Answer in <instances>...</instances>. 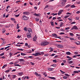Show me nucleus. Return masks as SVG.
Returning <instances> with one entry per match:
<instances>
[{"label": "nucleus", "mask_w": 80, "mask_h": 80, "mask_svg": "<svg viewBox=\"0 0 80 80\" xmlns=\"http://www.w3.org/2000/svg\"><path fill=\"white\" fill-rule=\"evenodd\" d=\"M49 43V42H47V41H44L43 42H42V43L41 44V46L44 47V46L47 45H48Z\"/></svg>", "instance_id": "obj_1"}, {"label": "nucleus", "mask_w": 80, "mask_h": 80, "mask_svg": "<svg viewBox=\"0 0 80 80\" xmlns=\"http://www.w3.org/2000/svg\"><path fill=\"white\" fill-rule=\"evenodd\" d=\"M66 2L67 0H62V2H60V4L61 5L62 7H63V6H65Z\"/></svg>", "instance_id": "obj_2"}, {"label": "nucleus", "mask_w": 80, "mask_h": 80, "mask_svg": "<svg viewBox=\"0 0 80 80\" xmlns=\"http://www.w3.org/2000/svg\"><path fill=\"white\" fill-rule=\"evenodd\" d=\"M32 33H31L30 32H28L27 34V37L28 38H30L32 37L31 36V34Z\"/></svg>", "instance_id": "obj_3"}, {"label": "nucleus", "mask_w": 80, "mask_h": 80, "mask_svg": "<svg viewBox=\"0 0 80 80\" xmlns=\"http://www.w3.org/2000/svg\"><path fill=\"white\" fill-rule=\"evenodd\" d=\"M22 19L24 20H28V18L25 16H23L22 17Z\"/></svg>", "instance_id": "obj_4"}, {"label": "nucleus", "mask_w": 80, "mask_h": 80, "mask_svg": "<svg viewBox=\"0 0 80 80\" xmlns=\"http://www.w3.org/2000/svg\"><path fill=\"white\" fill-rule=\"evenodd\" d=\"M33 42H36V41H37V37L36 35L33 38Z\"/></svg>", "instance_id": "obj_5"}, {"label": "nucleus", "mask_w": 80, "mask_h": 80, "mask_svg": "<svg viewBox=\"0 0 80 80\" xmlns=\"http://www.w3.org/2000/svg\"><path fill=\"white\" fill-rule=\"evenodd\" d=\"M62 12H63V10H60L59 11H58V15H61L62 14Z\"/></svg>", "instance_id": "obj_6"}, {"label": "nucleus", "mask_w": 80, "mask_h": 80, "mask_svg": "<svg viewBox=\"0 0 80 80\" xmlns=\"http://www.w3.org/2000/svg\"><path fill=\"white\" fill-rule=\"evenodd\" d=\"M28 31L29 32L31 33H32V29H31V28H28Z\"/></svg>", "instance_id": "obj_7"}, {"label": "nucleus", "mask_w": 80, "mask_h": 80, "mask_svg": "<svg viewBox=\"0 0 80 80\" xmlns=\"http://www.w3.org/2000/svg\"><path fill=\"white\" fill-rule=\"evenodd\" d=\"M23 14L28 15L30 14V13H29V12H23Z\"/></svg>", "instance_id": "obj_8"}, {"label": "nucleus", "mask_w": 80, "mask_h": 80, "mask_svg": "<svg viewBox=\"0 0 80 80\" xmlns=\"http://www.w3.org/2000/svg\"><path fill=\"white\" fill-rule=\"evenodd\" d=\"M35 55L36 56H38V55H41V54L40 52H37L35 53Z\"/></svg>", "instance_id": "obj_9"}, {"label": "nucleus", "mask_w": 80, "mask_h": 80, "mask_svg": "<svg viewBox=\"0 0 80 80\" xmlns=\"http://www.w3.org/2000/svg\"><path fill=\"white\" fill-rule=\"evenodd\" d=\"M11 70H12V68H10L9 70L6 71L5 72V73H8L10 71H11Z\"/></svg>", "instance_id": "obj_10"}, {"label": "nucleus", "mask_w": 80, "mask_h": 80, "mask_svg": "<svg viewBox=\"0 0 80 80\" xmlns=\"http://www.w3.org/2000/svg\"><path fill=\"white\" fill-rule=\"evenodd\" d=\"M48 78H51V79H52L53 80H56V78L55 77H49Z\"/></svg>", "instance_id": "obj_11"}, {"label": "nucleus", "mask_w": 80, "mask_h": 80, "mask_svg": "<svg viewBox=\"0 0 80 80\" xmlns=\"http://www.w3.org/2000/svg\"><path fill=\"white\" fill-rule=\"evenodd\" d=\"M23 74V72H21L18 73V75H19V76H22Z\"/></svg>", "instance_id": "obj_12"}, {"label": "nucleus", "mask_w": 80, "mask_h": 80, "mask_svg": "<svg viewBox=\"0 0 80 80\" xmlns=\"http://www.w3.org/2000/svg\"><path fill=\"white\" fill-rule=\"evenodd\" d=\"M33 15H34V16H36V17H39V16L40 15H39V14H37L36 13L33 14Z\"/></svg>", "instance_id": "obj_13"}, {"label": "nucleus", "mask_w": 80, "mask_h": 80, "mask_svg": "<svg viewBox=\"0 0 80 80\" xmlns=\"http://www.w3.org/2000/svg\"><path fill=\"white\" fill-rule=\"evenodd\" d=\"M73 28H74V29L75 30H77L78 29V28L77 27V26H74L73 27Z\"/></svg>", "instance_id": "obj_14"}, {"label": "nucleus", "mask_w": 80, "mask_h": 80, "mask_svg": "<svg viewBox=\"0 0 80 80\" xmlns=\"http://www.w3.org/2000/svg\"><path fill=\"white\" fill-rule=\"evenodd\" d=\"M7 64H5L3 65V66L2 67V69H3V68H5V67H7Z\"/></svg>", "instance_id": "obj_15"}, {"label": "nucleus", "mask_w": 80, "mask_h": 80, "mask_svg": "<svg viewBox=\"0 0 80 80\" xmlns=\"http://www.w3.org/2000/svg\"><path fill=\"white\" fill-rule=\"evenodd\" d=\"M10 27V24H8L6 25L5 27L6 28H9Z\"/></svg>", "instance_id": "obj_16"}, {"label": "nucleus", "mask_w": 80, "mask_h": 80, "mask_svg": "<svg viewBox=\"0 0 80 80\" xmlns=\"http://www.w3.org/2000/svg\"><path fill=\"white\" fill-rule=\"evenodd\" d=\"M18 60H19V62H24V59H19Z\"/></svg>", "instance_id": "obj_17"}, {"label": "nucleus", "mask_w": 80, "mask_h": 80, "mask_svg": "<svg viewBox=\"0 0 80 80\" xmlns=\"http://www.w3.org/2000/svg\"><path fill=\"white\" fill-rule=\"evenodd\" d=\"M5 31H6L5 29V28H3L2 29V33H5Z\"/></svg>", "instance_id": "obj_18"}, {"label": "nucleus", "mask_w": 80, "mask_h": 80, "mask_svg": "<svg viewBox=\"0 0 80 80\" xmlns=\"http://www.w3.org/2000/svg\"><path fill=\"white\" fill-rule=\"evenodd\" d=\"M63 24H64L63 22H61L60 24V27H62V26L63 25Z\"/></svg>", "instance_id": "obj_19"}, {"label": "nucleus", "mask_w": 80, "mask_h": 80, "mask_svg": "<svg viewBox=\"0 0 80 80\" xmlns=\"http://www.w3.org/2000/svg\"><path fill=\"white\" fill-rule=\"evenodd\" d=\"M52 36L53 37H57V35L56 33H53L52 34Z\"/></svg>", "instance_id": "obj_20"}, {"label": "nucleus", "mask_w": 80, "mask_h": 80, "mask_svg": "<svg viewBox=\"0 0 80 80\" xmlns=\"http://www.w3.org/2000/svg\"><path fill=\"white\" fill-rule=\"evenodd\" d=\"M12 78H16V77H17V76L16 75H13L12 76Z\"/></svg>", "instance_id": "obj_21"}, {"label": "nucleus", "mask_w": 80, "mask_h": 80, "mask_svg": "<svg viewBox=\"0 0 80 80\" xmlns=\"http://www.w3.org/2000/svg\"><path fill=\"white\" fill-rule=\"evenodd\" d=\"M68 63L69 64H71V63H73V61H68Z\"/></svg>", "instance_id": "obj_22"}, {"label": "nucleus", "mask_w": 80, "mask_h": 80, "mask_svg": "<svg viewBox=\"0 0 80 80\" xmlns=\"http://www.w3.org/2000/svg\"><path fill=\"white\" fill-rule=\"evenodd\" d=\"M19 28H20V27L19 26V24H18L17 26V29H18Z\"/></svg>", "instance_id": "obj_23"}, {"label": "nucleus", "mask_w": 80, "mask_h": 80, "mask_svg": "<svg viewBox=\"0 0 80 80\" xmlns=\"http://www.w3.org/2000/svg\"><path fill=\"white\" fill-rule=\"evenodd\" d=\"M74 73H78V71H73Z\"/></svg>", "instance_id": "obj_24"}, {"label": "nucleus", "mask_w": 80, "mask_h": 80, "mask_svg": "<svg viewBox=\"0 0 80 80\" xmlns=\"http://www.w3.org/2000/svg\"><path fill=\"white\" fill-rule=\"evenodd\" d=\"M14 66H17V67H21V66L20 65L18 64H14Z\"/></svg>", "instance_id": "obj_25"}, {"label": "nucleus", "mask_w": 80, "mask_h": 80, "mask_svg": "<svg viewBox=\"0 0 80 80\" xmlns=\"http://www.w3.org/2000/svg\"><path fill=\"white\" fill-rule=\"evenodd\" d=\"M36 59H37V60H42L41 58H40L39 57L36 58Z\"/></svg>", "instance_id": "obj_26"}, {"label": "nucleus", "mask_w": 80, "mask_h": 80, "mask_svg": "<svg viewBox=\"0 0 80 80\" xmlns=\"http://www.w3.org/2000/svg\"><path fill=\"white\" fill-rule=\"evenodd\" d=\"M60 72H61V73H62V74H63L64 73H65V72L62 71L61 70H60Z\"/></svg>", "instance_id": "obj_27"}, {"label": "nucleus", "mask_w": 80, "mask_h": 80, "mask_svg": "<svg viewBox=\"0 0 80 80\" xmlns=\"http://www.w3.org/2000/svg\"><path fill=\"white\" fill-rule=\"evenodd\" d=\"M17 50H20L21 51H23L24 50V49H17Z\"/></svg>", "instance_id": "obj_28"}, {"label": "nucleus", "mask_w": 80, "mask_h": 80, "mask_svg": "<svg viewBox=\"0 0 80 80\" xmlns=\"http://www.w3.org/2000/svg\"><path fill=\"white\" fill-rule=\"evenodd\" d=\"M67 55H71V53H70V52H67L66 53Z\"/></svg>", "instance_id": "obj_29"}, {"label": "nucleus", "mask_w": 80, "mask_h": 80, "mask_svg": "<svg viewBox=\"0 0 80 80\" xmlns=\"http://www.w3.org/2000/svg\"><path fill=\"white\" fill-rule=\"evenodd\" d=\"M71 5L70 4H68L65 6V8H68V7H69Z\"/></svg>", "instance_id": "obj_30"}, {"label": "nucleus", "mask_w": 80, "mask_h": 80, "mask_svg": "<svg viewBox=\"0 0 80 80\" xmlns=\"http://www.w3.org/2000/svg\"><path fill=\"white\" fill-rule=\"evenodd\" d=\"M21 55H22V56L26 55H27V54L26 53H21Z\"/></svg>", "instance_id": "obj_31"}, {"label": "nucleus", "mask_w": 80, "mask_h": 80, "mask_svg": "<svg viewBox=\"0 0 80 80\" xmlns=\"http://www.w3.org/2000/svg\"><path fill=\"white\" fill-rule=\"evenodd\" d=\"M19 62V61H17L16 62H15L14 63V65H15V64L18 63Z\"/></svg>", "instance_id": "obj_32"}, {"label": "nucleus", "mask_w": 80, "mask_h": 80, "mask_svg": "<svg viewBox=\"0 0 80 80\" xmlns=\"http://www.w3.org/2000/svg\"><path fill=\"white\" fill-rule=\"evenodd\" d=\"M29 25L31 27H33V24L32 23H30Z\"/></svg>", "instance_id": "obj_33"}, {"label": "nucleus", "mask_w": 80, "mask_h": 80, "mask_svg": "<svg viewBox=\"0 0 80 80\" xmlns=\"http://www.w3.org/2000/svg\"><path fill=\"white\" fill-rule=\"evenodd\" d=\"M43 75H45V77H47V73L46 72H44L43 73Z\"/></svg>", "instance_id": "obj_34"}, {"label": "nucleus", "mask_w": 80, "mask_h": 80, "mask_svg": "<svg viewBox=\"0 0 80 80\" xmlns=\"http://www.w3.org/2000/svg\"><path fill=\"white\" fill-rule=\"evenodd\" d=\"M22 79H23V80H25L26 78V76H23L22 78Z\"/></svg>", "instance_id": "obj_35"}, {"label": "nucleus", "mask_w": 80, "mask_h": 80, "mask_svg": "<svg viewBox=\"0 0 80 80\" xmlns=\"http://www.w3.org/2000/svg\"><path fill=\"white\" fill-rule=\"evenodd\" d=\"M71 7H72V8H75V5L73 4L71 5Z\"/></svg>", "instance_id": "obj_36"}, {"label": "nucleus", "mask_w": 80, "mask_h": 80, "mask_svg": "<svg viewBox=\"0 0 80 80\" xmlns=\"http://www.w3.org/2000/svg\"><path fill=\"white\" fill-rule=\"evenodd\" d=\"M51 24L52 26H54V23L53 22H51Z\"/></svg>", "instance_id": "obj_37"}, {"label": "nucleus", "mask_w": 80, "mask_h": 80, "mask_svg": "<svg viewBox=\"0 0 80 80\" xmlns=\"http://www.w3.org/2000/svg\"><path fill=\"white\" fill-rule=\"evenodd\" d=\"M69 34H70V35H71V36H73V34L72 33H71V32H70L69 33Z\"/></svg>", "instance_id": "obj_38"}, {"label": "nucleus", "mask_w": 80, "mask_h": 80, "mask_svg": "<svg viewBox=\"0 0 80 80\" xmlns=\"http://www.w3.org/2000/svg\"><path fill=\"white\" fill-rule=\"evenodd\" d=\"M66 57L67 58H69V59H72V58L69 57V56H67Z\"/></svg>", "instance_id": "obj_39"}, {"label": "nucleus", "mask_w": 80, "mask_h": 80, "mask_svg": "<svg viewBox=\"0 0 80 80\" xmlns=\"http://www.w3.org/2000/svg\"><path fill=\"white\" fill-rule=\"evenodd\" d=\"M70 40H75V39H74L73 38H70Z\"/></svg>", "instance_id": "obj_40"}, {"label": "nucleus", "mask_w": 80, "mask_h": 80, "mask_svg": "<svg viewBox=\"0 0 80 80\" xmlns=\"http://www.w3.org/2000/svg\"><path fill=\"white\" fill-rule=\"evenodd\" d=\"M34 74L35 75H36L37 77H38V74L37 72H35Z\"/></svg>", "instance_id": "obj_41"}, {"label": "nucleus", "mask_w": 80, "mask_h": 80, "mask_svg": "<svg viewBox=\"0 0 80 80\" xmlns=\"http://www.w3.org/2000/svg\"><path fill=\"white\" fill-rule=\"evenodd\" d=\"M10 46H8L5 48V50H6V49H7V48H10Z\"/></svg>", "instance_id": "obj_42"}, {"label": "nucleus", "mask_w": 80, "mask_h": 80, "mask_svg": "<svg viewBox=\"0 0 80 80\" xmlns=\"http://www.w3.org/2000/svg\"><path fill=\"white\" fill-rule=\"evenodd\" d=\"M65 76H67V77H69L70 76V75L68 74H65Z\"/></svg>", "instance_id": "obj_43"}, {"label": "nucleus", "mask_w": 80, "mask_h": 80, "mask_svg": "<svg viewBox=\"0 0 80 80\" xmlns=\"http://www.w3.org/2000/svg\"><path fill=\"white\" fill-rule=\"evenodd\" d=\"M12 55H13V54L11 52L9 53V55L10 56V57H11V56H12Z\"/></svg>", "instance_id": "obj_44"}, {"label": "nucleus", "mask_w": 80, "mask_h": 80, "mask_svg": "<svg viewBox=\"0 0 80 80\" xmlns=\"http://www.w3.org/2000/svg\"><path fill=\"white\" fill-rule=\"evenodd\" d=\"M63 78H64V79H67V77L66 76H63Z\"/></svg>", "instance_id": "obj_45"}, {"label": "nucleus", "mask_w": 80, "mask_h": 80, "mask_svg": "<svg viewBox=\"0 0 80 80\" xmlns=\"http://www.w3.org/2000/svg\"><path fill=\"white\" fill-rule=\"evenodd\" d=\"M53 62L54 63H56L57 62V60H53Z\"/></svg>", "instance_id": "obj_46"}, {"label": "nucleus", "mask_w": 80, "mask_h": 80, "mask_svg": "<svg viewBox=\"0 0 80 80\" xmlns=\"http://www.w3.org/2000/svg\"><path fill=\"white\" fill-rule=\"evenodd\" d=\"M53 49H50V51H49V52H53Z\"/></svg>", "instance_id": "obj_47"}, {"label": "nucleus", "mask_w": 80, "mask_h": 80, "mask_svg": "<svg viewBox=\"0 0 80 80\" xmlns=\"http://www.w3.org/2000/svg\"><path fill=\"white\" fill-rule=\"evenodd\" d=\"M69 17V15H67L65 16L64 18H68Z\"/></svg>", "instance_id": "obj_48"}, {"label": "nucleus", "mask_w": 80, "mask_h": 80, "mask_svg": "<svg viewBox=\"0 0 80 80\" xmlns=\"http://www.w3.org/2000/svg\"><path fill=\"white\" fill-rule=\"evenodd\" d=\"M3 55H4V53H2V54H0V56H3Z\"/></svg>", "instance_id": "obj_49"}, {"label": "nucleus", "mask_w": 80, "mask_h": 80, "mask_svg": "<svg viewBox=\"0 0 80 80\" xmlns=\"http://www.w3.org/2000/svg\"><path fill=\"white\" fill-rule=\"evenodd\" d=\"M52 67H56L57 66V64H53L52 65Z\"/></svg>", "instance_id": "obj_50"}, {"label": "nucleus", "mask_w": 80, "mask_h": 80, "mask_svg": "<svg viewBox=\"0 0 80 80\" xmlns=\"http://www.w3.org/2000/svg\"><path fill=\"white\" fill-rule=\"evenodd\" d=\"M19 16H20L19 14L18 15H15L16 17H19Z\"/></svg>", "instance_id": "obj_51"}, {"label": "nucleus", "mask_w": 80, "mask_h": 80, "mask_svg": "<svg viewBox=\"0 0 80 80\" xmlns=\"http://www.w3.org/2000/svg\"><path fill=\"white\" fill-rule=\"evenodd\" d=\"M55 55V54H52L51 55V57H53V56Z\"/></svg>", "instance_id": "obj_52"}, {"label": "nucleus", "mask_w": 80, "mask_h": 80, "mask_svg": "<svg viewBox=\"0 0 80 80\" xmlns=\"http://www.w3.org/2000/svg\"><path fill=\"white\" fill-rule=\"evenodd\" d=\"M69 29H70V28L69 27H68V28H66L65 29V30H69Z\"/></svg>", "instance_id": "obj_53"}, {"label": "nucleus", "mask_w": 80, "mask_h": 80, "mask_svg": "<svg viewBox=\"0 0 80 80\" xmlns=\"http://www.w3.org/2000/svg\"><path fill=\"white\" fill-rule=\"evenodd\" d=\"M48 5H47L45 6V8H44V9H45V8H48Z\"/></svg>", "instance_id": "obj_54"}, {"label": "nucleus", "mask_w": 80, "mask_h": 80, "mask_svg": "<svg viewBox=\"0 0 80 80\" xmlns=\"http://www.w3.org/2000/svg\"><path fill=\"white\" fill-rule=\"evenodd\" d=\"M26 78L27 79H29L30 78V77L28 76H26Z\"/></svg>", "instance_id": "obj_55"}, {"label": "nucleus", "mask_w": 80, "mask_h": 80, "mask_svg": "<svg viewBox=\"0 0 80 80\" xmlns=\"http://www.w3.org/2000/svg\"><path fill=\"white\" fill-rule=\"evenodd\" d=\"M21 38V36H18L17 37V38Z\"/></svg>", "instance_id": "obj_56"}, {"label": "nucleus", "mask_w": 80, "mask_h": 80, "mask_svg": "<svg viewBox=\"0 0 80 80\" xmlns=\"http://www.w3.org/2000/svg\"><path fill=\"white\" fill-rule=\"evenodd\" d=\"M8 8H10V6H8L6 8H7V9H8Z\"/></svg>", "instance_id": "obj_57"}, {"label": "nucleus", "mask_w": 80, "mask_h": 80, "mask_svg": "<svg viewBox=\"0 0 80 80\" xmlns=\"http://www.w3.org/2000/svg\"><path fill=\"white\" fill-rule=\"evenodd\" d=\"M80 13V12L79 11H78L76 12V13L77 14H78L79 13Z\"/></svg>", "instance_id": "obj_58"}, {"label": "nucleus", "mask_w": 80, "mask_h": 80, "mask_svg": "<svg viewBox=\"0 0 80 80\" xmlns=\"http://www.w3.org/2000/svg\"><path fill=\"white\" fill-rule=\"evenodd\" d=\"M63 34H65V33L64 32H61L60 33V35H63Z\"/></svg>", "instance_id": "obj_59"}, {"label": "nucleus", "mask_w": 80, "mask_h": 80, "mask_svg": "<svg viewBox=\"0 0 80 80\" xmlns=\"http://www.w3.org/2000/svg\"><path fill=\"white\" fill-rule=\"evenodd\" d=\"M11 20H15V19L13 18H12Z\"/></svg>", "instance_id": "obj_60"}, {"label": "nucleus", "mask_w": 80, "mask_h": 80, "mask_svg": "<svg viewBox=\"0 0 80 80\" xmlns=\"http://www.w3.org/2000/svg\"><path fill=\"white\" fill-rule=\"evenodd\" d=\"M74 53L75 54V55H77V54L78 53V52H75Z\"/></svg>", "instance_id": "obj_61"}, {"label": "nucleus", "mask_w": 80, "mask_h": 80, "mask_svg": "<svg viewBox=\"0 0 80 80\" xmlns=\"http://www.w3.org/2000/svg\"><path fill=\"white\" fill-rule=\"evenodd\" d=\"M76 20H79V17H76Z\"/></svg>", "instance_id": "obj_62"}, {"label": "nucleus", "mask_w": 80, "mask_h": 80, "mask_svg": "<svg viewBox=\"0 0 80 80\" xmlns=\"http://www.w3.org/2000/svg\"><path fill=\"white\" fill-rule=\"evenodd\" d=\"M28 58H33V56H29Z\"/></svg>", "instance_id": "obj_63"}, {"label": "nucleus", "mask_w": 80, "mask_h": 80, "mask_svg": "<svg viewBox=\"0 0 80 80\" xmlns=\"http://www.w3.org/2000/svg\"><path fill=\"white\" fill-rule=\"evenodd\" d=\"M77 57V55H75L74 56H73V58H76V57Z\"/></svg>", "instance_id": "obj_64"}]
</instances>
